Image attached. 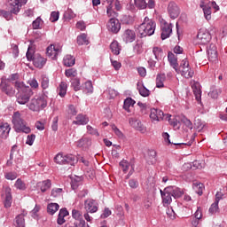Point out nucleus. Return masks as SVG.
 Returning <instances> with one entry per match:
<instances>
[{
  "instance_id": "5fc2aeb1",
  "label": "nucleus",
  "mask_w": 227,
  "mask_h": 227,
  "mask_svg": "<svg viewBox=\"0 0 227 227\" xmlns=\"http://www.w3.org/2000/svg\"><path fill=\"white\" fill-rule=\"evenodd\" d=\"M66 77H76L77 76V70L74 68L67 69L65 71Z\"/></svg>"
},
{
  "instance_id": "f03ea898",
  "label": "nucleus",
  "mask_w": 227,
  "mask_h": 227,
  "mask_svg": "<svg viewBox=\"0 0 227 227\" xmlns=\"http://www.w3.org/2000/svg\"><path fill=\"white\" fill-rule=\"evenodd\" d=\"M12 123L14 125V129L17 132H24L25 134H29L31 132V128L26 124L22 115L20 112H15L12 115Z\"/></svg>"
},
{
  "instance_id": "680f3d73",
  "label": "nucleus",
  "mask_w": 227,
  "mask_h": 227,
  "mask_svg": "<svg viewBox=\"0 0 227 227\" xmlns=\"http://www.w3.org/2000/svg\"><path fill=\"white\" fill-rule=\"evenodd\" d=\"M195 127L199 132H201L205 129V123L201 122V120L198 119L195 121Z\"/></svg>"
},
{
  "instance_id": "a878e982",
  "label": "nucleus",
  "mask_w": 227,
  "mask_h": 227,
  "mask_svg": "<svg viewBox=\"0 0 227 227\" xmlns=\"http://www.w3.org/2000/svg\"><path fill=\"white\" fill-rule=\"evenodd\" d=\"M12 203V188L6 187L5 188V200H4V207L5 208H10Z\"/></svg>"
},
{
  "instance_id": "c756f323",
  "label": "nucleus",
  "mask_w": 227,
  "mask_h": 227,
  "mask_svg": "<svg viewBox=\"0 0 227 227\" xmlns=\"http://www.w3.org/2000/svg\"><path fill=\"white\" fill-rule=\"evenodd\" d=\"M65 67H74L75 65V58L72 55H66L63 59Z\"/></svg>"
},
{
  "instance_id": "393cba45",
  "label": "nucleus",
  "mask_w": 227,
  "mask_h": 227,
  "mask_svg": "<svg viewBox=\"0 0 227 227\" xmlns=\"http://www.w3.org/2000/svg\"><path fill=\"white\" fill-rule=\"evenodd\" d=\"M129 124L131 125V127H133L137 130H139V132H142V133L146 132V129H145V126H143V123H141L137 120L130 118L129 119Z\"/></svg>"
},
{
  "instance_id": "bb28decb",
  "label": "nucleus",
  "mask_w": 227,
  "mask_h": 227,
  "mask_svg": "<svg viewBox=\"0 0 227 227\" xmlns=\"http://www.w3.org/2000/svg\"><path fill=\"white\" fill-rule=\"evenodd\" d=\"M137 90L141 97H150V90H148L143 83L139 82L137 83Z\"/></svg>"
},
{
  "instance_id": "2eb2a0df",
  "label": "nucleus",
  "mask_w": 227,
  "mask_h": 227,
  "mask_svg": "<svg viewBox=\"0 0 227 227\" xmlns=\"http://www.w3.org/2000/svg\"><path fill=\"white\" fill-rule=\"evenodd\" d=\"M166 114L162 110L153 108L151 109L150 118L153 121H160V120H165Z\"/></svg>"
},
{
  "instance_id": "c85d7f7f",
  "label": "nucleus",
  "mask_w": 227,
  "mask_h": 227,
  "mask_svg": "<svg viewBox=\"0 0 227 227\" xmlns=\"http://www.w3.org/2000/svg\"><path fill=\"white\" fill-rule=\"evenodd\" d=\"M166 82V74H158L156 76V88H164V82Z\"/></svg>"
},
{
  "instance_id": "5701e85b",
  "label": "nucleus",
  "mask_w": 227,
  "mask_h": 227,
  "mask_svg": "<svg viewBox=\"0 0 227 227\" xmlns=\"http://www.w3.org/2000/svg\"><path fill=\"white\" fill-rule=\"evenodd\" d=\"M89 122L90 118H88V116L82 114H79L75 117V121H73V125H88Z\"/></svg>"
},
{
  "instance_id": "c9c22d12",
  "label": "nucleus",
  "mask_w": 227,
  "mask_h": 227,
  "mask_svg": "<svg viewBox=\"0 0 227 227\" xmlns=\"http://www.w3.org/2000/svg\"><path fill=\"white\" fill-rule=\"evenodd\" d=\"M110 49L113 54H114L115 56H118V54H120V51H121V47L120 46V43H118V41H114L110 44Z\"/></svg>"
},
{
  "instance_id": "49530a36",
  "label": "nucleus",
  "mask_w": 227,
  "mask_h": 227,
  "mask_svg": "<svg viewBox=\"0 0 227 227\" xmlns=\"http://www.w3.org/2000/svg\"><path fill=\"white\" fill-rule=\"evenodd\" d=\"M153 53L155 57V59H160V58H162V49L160 47H153Z\"/></svg>"
},
{
  "instance_id": "f8f14e48",
  "label": "nucleus",
  "mask_w": 227,
  "mask_h": 227,
  "mask_svg": "<svg viewBox=\"0 0 227 227\" xmlns=\"http://www.w3.org/2000/svg\"><path fill=\"white\" fill-rule=\"evenodd\" d=\"M84 209L90 214H95L98 211V203L93 199H88L84 201Z\"/></svg>"
},
{
  "instance_id": "13d9d810",
  "label": "nucleus",
  "mask_w": 227,
  "mask_h": 227,
  "mask_svg": "<svg viewBox=\"0 0 227 227\" xmlns=\"http://www.w3.org/2000/svg\"><path fill=\"white\" fill-rule=\"evenodd\" d=\"M150 153H151V158H147L146 159L147 164L153 165V164H155V162L157 160L155 159L156 153H155V151H152Z\"/></svg>"
},
{
  "instance_id": "603ef678",
  "label": "nucleus",
  "mask_w": 227,
  "mask_h": 227,
  "mask_svg": "<svg viewBox=\"0 0 227 227\" xmlns=\"http://www.w3.org/2000/svg\"><path fill=\"white\" fill-rule=\"evenodd\" d=\"M51 194L53 198H59V196H61V194H63V189H61V188H53L51 190Z\"/></svg>"
},
{
  "instance_id": "de8ad7c7",
  "label": "nucleus",
  "mask_w": 227,
  "mask_h": 227,
  "mask_svg": "<svg viewBox=\"0 0 227 227\" xmlns=\"http://www.w3.org/2000/svg\"><path fill=\"white\" fill-rule=\"evenodd\" d=\"M71 84L74 91H79V90H81V80H79L78 78L73 79L71 81Z\"/></svg>"
},
{
  "instance_id": "37998d69",
  "label": "nucleus",
  "mask_w": 227,
  "mask_h": 227,
  "mask_svg": "<svg viewBox=\"0 0 227 227\" xmlns=\"http://www.w3.org/2000/svg\"><path fill=\"white\" fill-rule=\"evenodd\" d=\"M67 82H61L59 86V97H65L67 95Z\"/></svg>"
},
{
  "instance_id": "58836bf2",
  "label": "nucleus",
  "mask_w": 227,
  "mask_h": 227,
  "mask_svg": "<svg viewBox=\"0 0 227 227\" xmlns=\"http://www.w3.org/2000/svg\"><path fill=\"white\" fill-rule=\"evenodd\" d=\"M16 227H26V220L24 219V215H18L15 218Z\"/></svg>"
},
{
  "instance_id": "cd10ccee",
  "label": "nucleus",
  "mask_w": 227,
  "mask_h": 227,
  "mask_svg": "<svg viewBox=\"0 0 227 227\" xmlns=\"http://www.w3.org/2000/svg\"><path fill=\"white\" fill-rule=\"evenodd\" d=\"M168 59L170 63V66H172V68H174V70L178 73V60L176 59V57H175V54H173V52H168Z\"/></svg>"
},
{
  "instance_id": "4be33fe9",
  "label": "nucleus",
  "mask_w": 227,
  "mask_h": 227,
  "mask_svg": "<svg viewBox=\"0 0 227 227\" xmlns=\"http://www.w3.org/2000/svg\"><path fill=\"white\" fill-rule=\"evenodd\" d=\"M78 148H82V150H88L90 146H91V138L83 137L80 140L77 141Z\"/></svg>"
},
{
  "instance_id": "b1692460",
  "label": "nucleus",
  "mask_w": 227,
  "mask_h": 227,
  "mask_svg": "<svg viewBox=\"0 0 227 227\" xmlns=\"http://www.w3.org/2000/svg\"><path fill=\"white\" fill-rule=\"evenodd\" d=\"M168 190H170V194H172V198L175 200H178V198H182L184 196V190L176 187V186H168Z\"/></svg>"
},
{
  "instance_id": "79ce46f5",
  "label": "nucleus",
  "mask_w": 227,
  "mask_h": 227,
  "mask_svg": "<svg viewBox=\"0 0 227 227\" xmlns=\"http://www.w3.org/2000/svg\"><path fill=\"white\" fill-rule=\"evenodd\" d=\"M136 8H138V10H146L147 4L145 0H134Z\"/></svg>"
},
{
  "instance_id": "338daca9",
  "label": "nucleus",
  "mask_w": 227,
  "mask_h": 227,
  "mask_svg": "<svg viewBox=\"0 0 227 227\" xmlns=\"http://www.w3.org/2000/svg\"><path fill=\"white\" fill-rule=\"evenodd\" d=\"M74 224V226H71V227H85L86 221H84V219L76 220Z\"/></svg>"
},
{
  "instance_id": "4468645a",
  "label": "nucleus",
  "mask_w": 227,
  "mask_h": 227,
  "mask_svg": "<svg viewBox=\"0 0 227 227\" xmlns=\"http://www.w3.org/2000/svg\"><path fill=\"white\" fill-rule=\"evenodd\" d=\"M119 166L121 168L123 173H127L129 171V168L130 167V170L129 171L128 175L126 176V178H130L132 175H134V164L129 162L127 160H122L119 163Z\"/></svg>"
},
{
  "instance_id": "bf43d9fd",
  "label": "nucleus",
  "mask_w": 227,
  "mask_h": 227,
  "mask_svg": "<svg viewBox=\"0 0 227 227\" xmlns=\"http://www.w3.org/2000/svg\"><path fill=\"white\" fill-rule=\"evenodd\" d=\"M218 211H219V203L215 201L209 207V213L216 214V212Z\"/></svg>"
},
{
  "instance_id": "72a5a7b5",
  "label": "nucleus",
  "mask_w": 227,
  "mask_h": 227,
  "mask_svg": "<svg viewBox=\"0 0 227 227\" xmlns=\"http://www.w3.org/2000/svg\"><path fill=\"white\" fill-rule=\"evenodd\" d=\"M192 90L197 102H201V89H200V84L195 83L192 85Z\"/></svg>"
},
{
  "instance_id": "7c9ffc66",
  "label": "nucleus",
  "mask_w": 227,
  "mask_h": 227,
  "mask_svg": "<svg viewBox=\"0 0 227 227\" xmlns=\"http://www.w3.org/2000/svg\"><path fill=\"white\" fill-rule=\"evenodd\" d=\"M134 104H136V101L132 99V98H127L124 100L123 109L128 113H130V108L134 107Z\"/></svg>"
},
{
  "instance_id": "f3484780",
  "label": "nucleus",
  "mask_w": 227,
  "mask_h": 227,
  "mask_svg": "<svg viewBox=\"0 0 227 227\" xmlns=\"http://www.w3.org/2000/svg\"><path fill=\"white\" fill-rule=\"evenodd\" d=\"M0 88L2 91L6 95H8L9 97H12L15 94V90H13V87L11 86L10 83H8V82H6V80L4 79H2Z\"/></svg>"
},
{
  "instance_id": "20e7f679",
  "label": "nucleus",
  "mask_w": 227,
  "mask_h": 227,
  "mask_svg": "<svg viewBox=\"0 0 227 227\" xmlns=\"http://www.w3.org/2000/svg\"><path fill=\"white\" fill-rule=\"evenodd\" d=\"M26 56L28 61H33V64L36 68H43L45 63H47V59L42 57V55L38 53L35 54V51H33V48L31 47H28Z\"/></svg>"
},
{
  "instance_id": "e433bc0d",
  "label": "nucleus",
  "mask_w": 227,
  "mask_h": 227,
  "mask_svg": "<svg viewBox=\"0 0 227 227\" xmlns=\"http://www.w3.org/2000/svg\"><path fill=\"white\" fill-rule=\"evenodd\" d=\"M57 210H59V204L58 203H50L47 207V212L51 215H54Z\"/></svg>"
},
{
  "instance_id": "9d476101",
  "label": "nucleus",
  "mask_w": 227,
  "mask_h": 227,
  "mask_svg": "<svg viewBox=\"0 0 227 227\" xmlns=\"http://www.w3.org/2000/svg\"><path fill=\"white\" fill-rule=\"evenodd\" d=\"M106 27L110 33L116 35L117 33H120V30L121 29V23H120L118 19L111 18L107 22Z\"/></svg>"
},
{
  "instance_id": "0eeeda50",
  "label": "nucleus",
  "mask_w": 227,
  "mask_h": 227,
  "mask_svg": "<svg viewBox=\"0 0 227 227\" xmlns=\"http://www.w3.org/2000/svg\"><path fill=\"white\" fill-rule=\"evenodd\" d=\"M167 12L170 19L175 20V19H178L180 15V7L175 2H169L167 7Z\"/></svg>"
},
{
  "instance_id": "39448f33",
  "label": "nucleus",
  "mask_w": 227,
  "mask_h": 227,
  "mask_svg": "<svg viewBox=\"0 0 227 227\" xmlns=\"http://www.w3.org/2000/svg\"><path fill=\"white\" fill-rule=\"evenodd\" d=\"M33 97V90L30 88H24L19 90L17 94V102L20 106H24L29 102V98Z\"/></svg>"
},
{
  "instance_id": "423d86ee",
  "label": "nucleus",
  "mask_w": 227,
  "mask_h": 227,
  "mask_svg": "<svg viewBox=\"0 0 227 227\" xmlns=\"http://www.w3.org/2000/svg\"><path fill=\"white\" fill-rule=\"evenodd\" d=\"M54 161L56 162V164H70V166H74V164L77 162V160H75V156H74V154L63 155V153H58L54 157Z\"/></svg>"
},
{
  "instance_id": "a19ab883",
  "label": "nucleus",
  "mask_w": 227,
  "mask_h": 227,
  "mask_svg": "<svg viewBox=\"0 0 227 227\" xmlns=\"http://www.w3.org/2000/svg\"><path fill=\"white\" fill-rule=\"evenodd\" d=\"M203 184L201 183H193L192 189L195 191L199 196H201L203 194Z\"/></svg>"
},
{
  "instance_id": "a18cd8bd",
  "label": "nucleus",
  "mask_w": 227,
  "mask_h": 227,
  "mask_svg": "<svg viewBox=\"0 0 227 227\" xmlns=\"http://www.w3.org/2000/svg\"><path fill=\"white\" fill-rule=\"evenodd\" d=\"M106 13L108 17H112V19H116L118 17V12L113 10V5H106Z\"/></svg>"
},
{
  "instance_id": "7ed1b4c3",
  "label": "nucleus",
  "mask_w": 227,
  "mask_h": 227,
  "mask_svg": "<svg viewBox=\"0 0 227 227\" xmlns=\"http://www.w3.org/2000/svg\"><path fill=\"white\" fill-rule=\"evenodd\" d=\"M28 109L34 113H40L47 107V98L45 96H38L31 99L27 105Z\"/></svg>"
},
{
  "instance_id": "6e6d98bb",
  "label": "nucleus",
  "mask_w": 227,
  "mask_h": 227,
  "mask_svg": "<svg viewBox=\"0 0 227 227\" xmlns=\"http://www.w3.org/2000/svg\"><path fill=\"white\" fill-rule=\"evenodd\" d=\"M41 86L43 90H47V88H49V77L45 75L42 76Z\"/></svg>"
},
{
  "instance_id": "f704fd0d",
  "label": "nucleus",
  "mask_w": 227,
  "mask_h": 227,
  "mask_svg": "<svg viewBox=\"0 0 227 227\" xmlns=\"http://www.w3.org/2000/svg\"><path fill=\"white\" fill-rule=\"evenodd\" d=\"M192 90L197 102H201V89H200V84L195 83L192 85Z\"/></svg>"
},
{
  "instance_id": "4c0bfd02",
  "label": "nucleus",
  "mask_w": 227,
  "mask_h": 227,
  "mask_svg": "<svg viewBox=\"0 0 227 227\" xmlns=\"http://www.w3.org/2000/svg\"><path fill=\"white\" fill-rule=\"evenodd\" d=\"M51 185H52V184L51 183V180H49V179L39 183V187H40L42 192H45L49 191V189H51Z\"/></svg>"
},
{
  "instance_id": "864d4df0",
  "label": "nucleus",
  "mask_w": 227,
  "mask_h": 227,
  "mask_svg": "<svg viewBox=\"0 0 227 227\" xmlns=\"http://www.w3.org/2000/svg\"><path fill=\"white\" fill-rule=\"evenodd\" d=\"M111 128L114 134L120 137V139H123V133L121 130H120V129H118V127H116L115 124H112Z\"/></svg>"
},
{
  "instance_id": "3c124183",
  "label": "nucleus",
  "mask_w": 227,
  "mask_h": 227,
  "mask_svg": "<svg viewBox=\"0 0 227 227\" xmlns=\"http://www.w3.org/2000/svg\"><path fill=\"white\" fill-rule=\"evenodd\" d=\"M14 187L20 191H26V184L23 183L21 179H17Z\"/></svg>"
},
{
  "instance_id": "774afa93",
  "label": "nucleus",
  "mask_w": 227,
  "mask_h": 227,
  "mask_svg": "<svg viewBox=\"0 0 227 227\" xmlns=\"http://www.w3.org/2000/svg\"><path fill=\"white\" fill-rule=\"evenodd\" d=\"M6 180H15L17 178V173L8 172L4 175Z\"/></svg>"
},
{
  "instance_id": "0e129e2a",
  "label": "nucleus",
  "mask_w": 227,
  "mask_h": 227,
  "mask_svg": "<svg viewBox=\"0 0 227 227\" xmlns=\"http://www.w3.org/2000/svg\"><path fill=\"white\" fill-rule=\"evenodd\" d=\"M35 139H36V135L32 134V135H28L27 137V145H29V146H33V143H35Z\"/></svg>"
},
{
  "instance_id": "f257e3e1",
  "label": "nucleus",
  "mask_w": 227,
  "mask_h": 227,
  "mask_svg": "<svg viewBox=\"0 0 227 227\" xmlns=\"http://www.w3.org/2000/svg\"><path fill=\"white\" fill-rule=\"evenodd\" d=\"M155 27H157V23L150 18L145 17L142 24L137 27V33L140 38H145L146 36H152L155 33Z\"/></svg>"
},
{
  "instance_id": "ea45409f",
  "label": "nucleus",
  "mask_w": 227,
  "mask_h": 227,
  "mask_svg": "<svg viewBox=\"0 0 227 227\" xmlns=\"http://www.w3.org/2000/svg\"><path fill=\"white\" fill-rule=\"evenodd\" d=\"M77 43L78 45H88V43H90V41H88V35H86V34L78 35Z\"/></svg>"
},
{
  "instance_id": "c03bdc74",
  "label": "nucleus",
  "mask_w": 227,
  "mask_h": 227,
  "mask_svg": "<svg viewBox=\"0 0 227 227\" xmlns=\"http://www.w3.org/2000/svg\"><path fill=\"white\" fill-rule=\"evenodd\" d=\"M83 91H85V93H93V83H91L90 81L86 82L83 86Z\"/></svg>"
},
{
  "instance_id": "aec40b11",
  "label": "nucleus",
  "mask_w": 227,
  "mask_h": 227,
  "mask_svg": "<svg viewBox=\"0 0 227 227\" xmlns=\"http://www.w3.org/2000/svg\"><path fill=\"white\" fill-rule=\"evenodd\" d=\"M70 215V213L67 209V207L61 208L59 212V215L57 218V224H59L61 226L62 224H65L67 221L65 220V217Z\"/></svg>"
},
{
  "instance_id": "2f4dec72",
  "label": "nucleus",
  "mask_w": 227,
  "mask_h": 227,
  "mask_svg": "<svg viewBox=\"0 0 227 227\" xmlns=\"http://www.w3.org/2000/svg\"><path fill=\"white\" fill-rule=\"evenodd\" d=\"M181 75L185 77V79H191L194 75V71L190 67H184V69H181Z\"/></svg>"
},
{
  "instance_id": "09e8293b",
  "label": "nucleus",
  "mask_w": 227,
  "mask_h": 227,
  "mask_svg": "<svg viewBox=\"0 0 227 227\" xmlns=\"http://www.w3.org/2000/svg\"><path fill=\"white\" fill-rule=\"evenodd\" d=\"M72 217L73 219H75L76 221H80L82 218V212L77 210V209H73L72 210Z\"/></svg>"
},
{
  "instance_id": "a211bd4d",
  "label": "nucleus",
  "mask_w": 227,
  "mask_h": 227,
  "mask_svg": "<svg viewBox=\"0 0 227 227\" xmlns=\"http://www.w3.org/2000/svg\"><path fill=\"white\" fill-rule=\"evenodd\" d=\"M26 3H27V0H14L11 4V13L17 15L20 12L22 5L26 4Z\"/></svg>"
},
{
  "instance_id": "69168bd1",
  "label": "nucleus",
  "mask_w": 227,
  "mask_h": 227,
  "mask_svg": "<svg viewBox=\"0 0 227 227\" xmlns=\"http://www.w3.org/2000/svg\"><path fill=\"white\" fill-rule=\"evenodd\" d=\"M129 185L131 189H137V187H139V182L137 179H130Z\"/></svg>"
},
{
  "instance_id": "6e6552de",
  "label": "nucleus",
  "mask_w": 227,
  "mask_h": 227,
  "mask_svg": "<svg viewBox=\"0 0 227 227\" xmlns=\"http://www.w3.org/2000/svg\"><path fill=\"white\" fill-rule=\"evenodd\" d=\"M61 45L59 44H51L46 49V55L51 59H58V54H61Z\"/></svg>"
},
{
  "instance_id": "1a4fd4ad",
  "label": "nucleus",
  "mask_w": 227,
  "mask_h": 227,
  "mask_svg": "<svg viewBox=\"0 0 227 227\" xmlns=\"http://www.w3.org/2000/svg\"><path fill=\"white\" fill-rule=\"evenodd\" d=\"M197 40L201 45H207L212 40V35L207 29H200L197 35Z\"/></svg>"
},
{
  "instance_id": "6ab92c4d",
  "label": "nucleus",
  "mask_w": 227,
  "mask_h": 227,
  "mask_svg": "<svg viewBox=\"0 0 227 227\" xmlns=\"http://www.w3.org/2000/svg\"><path fill=\"white\" fill-rule=\"evenodd\" d=\"M122 40L125 43H132L136 40V32L130 29L125 30L122 35Z\"/></svg>"
},
{
  "instance_id": "9b49d317",
  "label": "nucleus",
  "mask_w": 227,
  "mask_h": 227,
  "mask_svg": "<svg viewBox=\"0 0 227 227\" xmlns=\"http://www.w3.org/2000/svg\"><path fill=\"white\" fill-rule=\"evenodd\" d=\"M161 200L164 207H169L171 205V202L173 201V195L171 194V192L167 186L163 191L160 190Z\"/></svg>"
},
{
  "instance_id": "052dcab7",
  "label": "nucleus",
  "mask_w": 227,
  "mask_h": 227,
  "mask_svg": "<svg viewBox=\"0 0 227 227\" xmlns=\"http://www.w3.org/2000/svg\"><path fill=\"white\" fill-rule=\"evenodd\" d=\"M59 20V12H52L50 17L51 22H58Z\"/></svg>"
},
{
  "instance_id": "e2e57ef3",
  "label": "nucleus",
  "mask_w": 227,
  "mask_h": 227,
  "mask_svg": "<svg viewBox=\"0 0 227 227\" xmlns=\"http://www.w3.org/2000/svg\"><path fill=\"white\" fill-rule=\"evenodd\" d=\"M219 93H221L220 89H212L208 93V97H211V98H217V97H219Z\"/></svg>"
},
{
  "instance_id": "412c9836",
  "label": "nucleus",
  "mask_w": 227,
  "mask_h": 227,
  "mask_svg": "<svg viewBox=\"0 0 227 227\" xmlns=\"http://www.w3.org/2000/svg\"><path fill=\"white\" fill-rule=\"evenodd\" d=\"M12 130V127L8 123H3L0 125V137L2 139H7L8 136H10V131Z\"/></svg>"
},
{
  "instance_id": "ddd939ff",
  "label": "nucleus",
  "mask_w": 227,
  "mask_h": 227,
  "mask_svg": "<svg viewBox=\"0 0 227 227\" xmlns=\"http://www.w3.org/2000/svg\"><path fill=\"white\" fill-rule=\"evenodd\" d=\"M161 40H166L171 36V33H173V24L164 22L161 24Z\"/></svg>"
},
{
  "instance_id": "dca6fc26",
  "label": "nucleus",
  "mask_w": 227,
  "mask_h": 227,
  "mask_svg": "<svg viewBox=\"0 0 227 227\" xmlns=\"http://www.w3.org/2000/svg\"><path fill=\"white\" fill-rule=\"evenodd\" d=\"M207 58L212 63H215V61H217V46H215V44L211 43L208 46Z\"/></svg>"
},
{
  "instance_id": "4d7b16f0",
  "label": "nucleus",
  "mask_w": 227,
  "mask_h": 227,
  "mask_svg": "<svg viewBox=\"0 0 227 227\" xmlns=\"http://www.w3.org/2000/svg\"><path fill=\"white\" fill-rule=\"evenodd\" d=\"M12 12H8V11H1L0 10V17H4V19H6V20H12Z\"/></svg>"
},
{
  "instance_id": "473e14b6",
  "label": "nucleus",
  "mask_w": 227,
  "mask_h": 227,
  "mask_svg": "<svg viewBox=\"0 0 227 227\" xmlns=\"http://www.w3.org/2000/svg\"><path fill=\"white\" fill-rule=\"evenodd\" d=\"M200 8H202L204 12L206 20H210V19H212V11L210 6L200 4Z\"/></svg>"
},
{
  "instance_id": "8fccbe9b",
  "label": "nucleus",
  "mask_w": 227,
  "mask_h": 227,
  "mask_svg": "<svg viewBox=\"0 0 227 227\" xmlns=\"http://www.w3.org/2000/svg\"><path fill=\"white\" fill-rule=\"evenodd\" d=\"M164 120H167L172 127H176V125H178V121H176V119H171V114H166Z\"/></svg>"
}]
</instances>
